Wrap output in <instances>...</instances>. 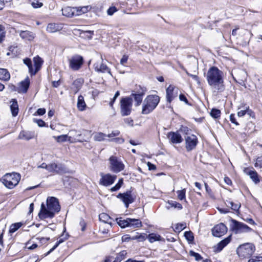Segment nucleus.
I'll list each match as a JSON object with an SVG mask.
<instances>
[{
	"label": "nucleus",
	"mask_w": 262,
	"mask_h": 262,
	"mask_svg": "<svg viewBox=\"0 0 262 262\" xmlns=\"http://www.w3.org/2000/svg\"><path fill=\"white\" fill-rule=\"evenodd\" d=\"M206 77L208 84L212 89L217 92L224 91V73L221 70L212 66L208 69Z\"/></svg>",
	"instance_id": "obj_1"
},
{
	"label": "nucleus",
	"mask_w": 262,
	"mask_h": 262,
	"mask_svg": "<svg viewBox=\"0 0 262 262\" xmlns=\"http://www.w3.org/2000/svg\"><path fill=\"white\" fill-rule=\"evenodd\" d=\"M47 207L43 203L41 205L38 216L40 219L53 218L56 213L60 210V206L57 199L55 197H48L46 201Z\"/></svg>",
	"instance_id": "obj_2"
},
{
	"label": "nucleus",
	"mask_w": 262,
	"mask_h": 262,
	"mask_svg": "<svg viewBox=\"0 0 262 262\" xmlns=\"http://www.w3.org/2000/svg\"><path fill=\"white\" fill-rule=\"evenodd\" d=\"M160 101V97L156 95L147 96L144 100L142 113L148 114L151 112L157 106Z\"/></svg>",
	"instance_id": "obj_3"
},
{
	"label": "nucleus",
	"mask_w": 262,
	"mask_h": 262,
	"mask_svg": "<svg viewBox=\"0 0 262 262\" xmlns=\"http://www.w3.org/2000/svg\"><path fill=\"white\" fill-rule=\"evenodd\" d=\"M255 250L253 244L247 243L239 245L236 249V253L241 259H245L250 257Z\"/></svg>",
	"instance_id": "obj_4"
},
{
	"label": "nucleus",
	"mask_w": 262,
	"mask_h": 262,
	"mask_svg": "<svg viewBox=\"0 0 262 262\" xmlns=\"http://www.w3.org/2000/svg\"><path fill=\"white\" fill-rule=\"evenodd\" d=\"M20 179V176L19 173H9L4 176L2 182L6 187L12 189L18 184Z\"/></svg>",
	"instance_id": "obj_5"
},
{
	"label": "nucleus",
	"mask_w": 262,
	"mask_h": 262,
	"mask_svg": "<svg viewBox=\"0 0 262 262\" xmlns=\"http://www.w3.org/2000/svg\"><path fill=\"white\" fill-rule=\"evenodd\" d=\"M132 98L130 97L122 98L120 101V113L122 116H128L132 110Z\"/></svg>",
	"instance_id": "obj_6"
},
{
	"label": "nucleus",
	"mask_w": 262,
	"mask_h": 262,
	"mask_svg": "<svg viewBox=\"0 0 262 262\" xmlns=\"http://www.w3.org/2000/svg\"><path fill=\"white\" fill-rule=\"evenodd\" d=\"M69 68L73 71L79 70L84 63L83 57L78 54H75L71 56L68 59Z\"/></svg>",
	"instance_id": "obj_7"
},
{
	"label": "nucleus",
	"mask_w": 262,
	"mask_h": 262,
	"mask_svg": "<svg viewBox=\"0 0 262 262\" xmlns=\"http://www.w3.org/2000/svg\"><path fill=\"white\" fill-rule=\"evenodd\" d=\"M108 160L110 162L109 167L112 171L115 173H118L124 169L125 166L124 164L117 157L112 156Z\"/></svg>",
	"instance_id": "obj_8"
},
{
	"label": "nucleus",
	"mask_w": 262,
	"mask_h": 262,
	"mask_svg": "<svg viewBox=\"0 0 262 262\" xmlns=\"http://www.w3.org/2000/svg\"><path fill=\"white\" fill-rule=\"evenodd\" d=\"M232 222V230L236 234L242 233H248L252 231V229L243 223L239 222L235 220H231Z\"/></svg>",
	"instance_id": "obj_9"
},
{
	"label": "nucleus",
	"mask_w": 262,
	"mask_h": 262,
	"mask_svg": "<svg viewBox=\"0 0 262 262\" xmlns=\"http://www.w3.org/2000/svg\"><path fill=\"white\" fill-rule=\"evenodd\" d=\"M48 168L50 172H54L57 174H62L68 172V170L65 165L61 163H50Z\"/></svg>",
	"instance_id": "obj_10"
},
{
	"label": "nucleus",
	"mask_w": 262,
	"mask_h": 262,
	"mask_svg": "<svg viewBox=\"0 0 262 262\" xmlns=\"http://www.w3.org/2000/svg\"><path fill=\"white\" fill-rule=\"evenodd\" d=\"M101 179L99 180V184L104 186H108L112 185L117 179L116 175L110 173H100Z\"/></svg>",
	"instance_id": "obj_11"
},
{
	"label": "nucleus",
	"mask_w": 262,
	"mask_h": 262,
	"mask_svg": "<svg viewBox=\"0 0 262 262\" xmlns=\"http://www.w3.org/2000/svg\"><path fill=\"white\" fill-rule=\"evenodd\" d=\"M185 147L187 151L194 149L198 143L197 137L192 134L185 136Z\"/></svg>",
	"instance_id": "obj_12"
},
{
	"label": "nucleus",
	"mask_w": 262,
	"mask_h": 262,
	"mask_svg": "<svg viewBox=\"0 0 262 262\" xmlns=\"http://www.w3.org/2000/svg\"><path fill=\"white\" fill-rule=\"evenodd\" d=\"M94 68L96 72L98 73H107L112 75L111 69L107 66L106 64L103 62L102 56H101L100 61H98L94 64Z\"/></svg>",
	"instance_id": "obj_13"
},
{
	"label": "nucleus",
	"mask_w": 262,
	"mask_h": 262,
	"mask_svg": "<svg viewBox=\"0 0 262 262\" xmlns=\"http://www.w3.org/2000/svg\"><path fill=\"white\" fill-rule=\"evenodd\" d=\"M117 197L123 201L126 208L128 207L129 204L133 203L134 201V199L130 191L123 193H120L117 195Z\"/></svg>",
	"instance_id": "obj_14"
},
{
	"label": "nucleus",
	"mask_w": 262,
	"mask_h": 262,
	"mask_svg": "<svg viewBox=\"0 0 262 262\" xmlns=\"http://www.w3.org/2000/svg\"><path fill=\"white\" fill-rule=\"evenodd\" d=\"M227 231V228L223 223H220L215 226L212 229V235L216 237H221Z\"/></svg>",
	"instance_id": "obj_15"
},
{
	"label": "nucleus",
	"mask_w": 262,
	"mask_h": 262,
	"mask_svg": "<svg viewBox=\"0 0 262 262\" xmlns=\"http://www.w3.org/2000/svg\"><path fill=\"white\" fill-rule=\"evenodd\" d=\"M252 168V169H250L248 167H245L243 171L246 174L249 176L254 184H257L260 182V176L258 175V173L253 168Z\"/></svg>",
	"instance_id": "obj_16"
},
{
	"label": "nucleus",
	"mask_w": 262,
	"mask_h": 262,
	"mask_svg": "<svg viewBox=\"0 0 262 262\" xmlns=\"http://www.w3.org/2000/svg\"><path fill=\"white\" fill-rule=\"evenodd\" d=\"M168 138L170 141L173 144L181 143L183 139L178 132H170L168 134Z\"/></svg>",
	"instance_id": "obj_17"
},
{
	"label": "nucleus",
	"mask_w": 262,
	"mask_h": 262,
	"mask_svg": "<svg viewBox=\"0 0 262 262\" xmlns=\"http://www.w3.org/2000/svg\"><path fill=\"white\" fill-rule=\"evenodd\" d=\"M231 240V235H229L223 240L220 242L216 246H214V250L215 252H220L222 249L226 246Z\"/></svg>",
	"instance_id": "obj_18"
},
{
	"label": "nucleus",
	"mask_w": 262,
	"mask_h": 262,
	"mask_svg": "<svg viewBox=\"0 0 262 262\" xmlns=\"http://www.w3.org/2000/svg\"><path fill=\"white\" fill-rule=\"evenodd\" d=\"M174 88L171 85L166 89L167 101L169 103H170L174 98L177 97L178 93L177 92H174Z\"/></svg>",
	"instance_id": "obj_19"
},
{
	"label": "nucleus",
	"mask_w": 262,
	"mask_h": 262,
	"mask_svg": "<svg viewBox=\"0 0 262 262\" xmlns=\"http://www.w3.org/2000/svg\"><path fill=\"white\" fill-rule=\"evenodd\" d=\"M30 84V80L28 77L26 78L24 81H22L19 84L18 92L19 93H26L29 88Z\"/></svg>",
	"instance_id": "obj_20"
},
{
	"label": "nucleus",
	"mask_w": 262,
	"mask_h": 262,
	"mask_svg": "<svg viewBox=\"0 0 262 262\" xmlns=\"http://www.w3.org/2000/svg\"><path fill=\"white\" fill-rule=\"evenodd\" d=\"M34 133L33 132L23 130L19 133L18 139L29 140L34 138Z\"/></svg>",
	"instance_id": "obj_21"
},
{
	"label": "nucleus",
	"mask_w": 262,
	"mask_h": 262,
	"mask_svg": "<svg viewBox=\"0 0 262 262\" xmlns=\"http://www.w3.org/2000/svg\"><path fill=\"white\" fill-rule=\"evenodd\" d=\"M34 62L35 66V70L33 69V75H35L40 69L43 60L39 57L37 56L34 58Z\"/></svg>",
	"instance_id": "obj_22"
},
{
	"label": "nucleus",
	"mask_w": 262,
	"mask_h": 262,
	"mask_svg": "<svg viewBox=\"0 0 262 262\" xmlns=\"http://www.w3.org/2000/svg\"><path fill=\"white\" fill-rule=\"evenodd\" d=\"M61 29L62 27L60 25L55 23L49 24L46 29L47 31L49 33H54Z\"/></svg>",
	"instance_id": "obj_23"
},
{
	"label": "nucleus",
	"mask_w": 262,
	"mask_h": 262,
	"mask_svg": "<svg viewBox=\"0 0 262 262\" xmlns=\"http://www.w3.org/2000/svg\"><path fill=\"white\" fill-rule=\"evenodd\" d=\"M62 15L67 17H71L75 15V7L72 8L70 7H64L62 9Z\"/></svg>",
	"instance_id": "obj_24"
},
{
	"label": "nucleus",
	"mask_w": 262,
	"mask_h": 262,
	"mask_svg": "<svg viewBox=\"0 0 262 262\" xmlns=\"http://www.w3.org/2000/svg\"><path fill=\"white\" fill-rule=\"evenodd\" d=\"M92 7L90 6H84L75 7V15H80L82 14L85 13L91 9Z\"/></svg>",
	"instance_id": "obj_25"
},
{
	"label": "nucleus",
	"mask_w": 262,
	"mask_h": 262,
	"mask_svg": "<svg viewBox=\"0 0 262 262\" xmlns=\"http://www.w3.org/2000/svg\"><path fill=\"white\" fill-rule=\"evenodd\" d=\"M128 227L132 228H137L142 227V224L140 220L129 218L128 220Z\"/></svg>",
	"instance_id": "obj_26"
},
{
	"label": "nucleus",
	"mask_w": 262,
	"mask_h": 262,
	"mask_svg": "<svg viewBox=\"0 0 262 262\" xmlns=\"http://www.w3.org/2000/svg\"><path fill=\"white\" fill-rule=\"evenodd\" d=\"M10 78V74L6 69L0 68V80L7 81Z\"/></svg>",
	"instance_id": "obj_27"
},
{
	"label": "nucleus",
	"mask_w": 262,
	"mask_h": 262,
	"mask_svg": "<svg viewBox=\"0 0 262 262\" xmlns=\"http://www.w3.org/2000/svg\"><path fill=\"white\" fill-rule=\"evenodd\" d=\"M144 91L145 90L142 91V92H141V94L132 93L130 95V97H134V100L136 102V106H139L141 104L142 101L143 96L144 95Z\"/></svg>",
	"instance_id": "obj_28"
},
{
	"label": "nucleus",
	"mask_w": 262,
	"mask_h": 262,
	"mask_svg": "<svg viewBox=\"0 0 262 262\" xmlns=\"http://www.w3.org/2000/svg\"><path fill=\"white\" fill-rule=\"evenodd\" d=\"M11 102L12 103L10 105L11 113L13 117H15L17 115L18 113L17 102L16 100L14 99Z\"/></svg>",
	"instance_id": "obj_29"
},
{
	"label": "nucleus",
	"mask_w": 262,
	"mask_h": 262,
	"mask_svg": "<svg viewBox=\"0 0 262 262\" xmlns=\"http://www.w3.org/2000/svg\"><path fill=\"white\" fill-rule=\"evenodd\" d=\"M20 36L23 38L29 40H31L34 38L33 34L28 31H21L19 33Z\"/></svg>",
	"instance_id": "obj_30"
},
{
	"label": "nucleus",
	"mask_w": 262,
	"mask_h": 262,
	"mask_svg": "<svg viewBox=\"0 0 262 262\" xmlns=\"http://www.w3.org/2000/svg\"><path fill=\"white\" fill-rule=\"evenodd\" d=\"M77 105L79 111H82L84 110L86 107V104L82 96L80 95L78 96Z\"/></svg>",
	"instance_id": "obj_31"
},
{
	"label": "nucleus",
	"mask_w": 262,
	"mask_h": 262,
	"mask_svg": "<svg viewBox=\"0 0 262 262\" xmlns=\"http://www.w3.org/2000/svg\"><path fill=\"white\" fill-rule=\"evenodd\" d=\"M225 203L227 207H230L234 211H238L241 207V204L238 202L234 203L232 201L227 200Z\"/></svg>",
	"instance_id": "obj_32"
},
{
	"label": "nucleus",
	"mask_w": 262,
	"mask_h": 262,
	"mask_svg": "<svg viewBox=\"0 0 262 262\" xmlns=\"http://www.w3.org/2000/svg\"><path fill=\"white\" fill-rule=\"evenodd\" d=\"M83 84V80L81 79H77L73 82V89L75 92H77Z\"/></svg>",
	"instance_id": "obj_33"
},
{
	"label": "nucleus",
	"mask_w": 262,
	"mask_h": 262,
	"mask_svg": "<svg viewBox=\"0 0 262 262\" xmlns=\"http://www.w3.org/2000/svg\"><path fill=\"white\" fill-rule=\"evenodd\" d=\"M148 238L150 243L156 241H163V238L160 235L156 233H150L148 235Z\"/></svg>",
	"instance_id": "obj_34"
},
{
	"label": "nucleus",
	"mask_w": 262,
	"mask_h": 262,
	"mask_svg": "<svg viewBox=\"0 0 262 262\" xmlns=\"http://www.w3.org/2000/svg\"><path fill=\"white\" fill-rule=\"evenodd\" d=\"M127 252L126 251H122L119 253L116 257L114 258V260L112 262H121L122 260L124 259L126 257Z\"/></svg>",
	"instance_id": "obj_35"
},
{
	"label": "nucleus",
	"mask_w": 262,
	"mask_h": 262,
	"mask_svg": "<svg viewBox=\"0 0 262 262\" xmlns=\"http://www.w3.org/2000/svg\"><path fill=\"white\" fill-rule=\"evenodd\" d=\"M129 218H127L125 220H122L121 218L117 219V223L119 226H120L122 228H124L125 227H128V222Z\"/></svg>",
	"instance_id": "obj_36"
},
{
	"label": "nucleus",
	"mask_w": 262,
	"mask_h": 262,
	"mask_svg": "<svg viewBox=\"0 0 262 262\" xmlns=\"http://www.w3.org/2000/svg\"><path fill=\"white\" fill-rule=\"evenodd\" d=\"M106 135L101 133H96L94 136V140L97 141H102L105 140Z\"/></svg>",
	"instance_id": "obj_37"
},
{
	"label": "nucleus",
	"mask_w": 262,
	"mask_h": 262,
	"mask_svg": "<svg viewBox=\"0 0 262 262\" xmlns=\"http://www.w3.org/2000/svg\"><path fill=\"white\" fill-rule=\"evenodd\" d=\"M168 204L169 205V207H167L168 208H169L170 207H174L175 208H178L179 210H181L182 209V205L180 203H179L176 201H169L168 202Z\"/></svg>",
	"instance_id": "obj_38"
},
{
	"label": "nucleus",
	"mask_w": 262,
	"mask_h": 262,
	"mask_svg": "<svg viewBox=\"0 0 262 262\" xmlns=\"http://www.w3.org/2000/svg\"><path fill=\"white\" fill-rule=\"evenodd\" d=\"M99 218L100 221L106 223H110L109 222V221L111 220V217L110 216L105 213H101L99 216Z\"/></svg>",
	"instance_id": "obj_39"
},
{
	"label": "nucleus",
	"mask_w": 262,
	"mask_h": 262,
	"mask_svg": "<svg viewBox=\"0 0 262 262\" xmlns=\"http://www.w3.org/2000/svg\"><path fill=\"white\" fill-rule=\"evenodd\" d=\"M23 224L21 222L16 223L13 224L11 225L9 232L11 233H14Z\"/></svg>",
	"instance_id": "obj_40"
},
{
	"label": "nucleus",
	"mask_w": 262,
	"mask_h": 262,
	"mask_svg": "<svg viewBox=\"0 0 262 262\" xmlns=\"http://www.w3.org/2000/svg\"><path fill=\"white\" fill-rule=\"evenodd\" d=\"M24 63L28 66L30 74L33 75V67L31 59L28 58H25L24 59Z\"/></svg>",
	"instance_id": "obj_41"
},
{
	"label": "nucleus",
	"mask_w": 262,
	"mask_h": 262,
	"mask_svg": "<svg viewBox=\"0 0 262 262\" xmlns=\"http://www.w3.org/2000/svg\"><path fill=\"white\" fill-rule=\"evenodd\" d=\"M210 115L215 119L218 118L221 116V111L218 109L213 108L210 112Z\"/></svg>",
	"instance_id": "obj_42"
},
{
	"label": "nucleus",
	"mask_w": 262,
	"mask_h": 262,
	"mask_svg": "<svg viewBox=\"0 0 262 262\" xmlns=\"http://www.w3.org/2000/svg\"><path fill=\"white\" fill-rule=\"evenodd\" d=\"M178 194V198L180 200H183L185 199L186 190L183 189L181 190H178L177 192Z\"/></svg>",
	"instance_id": "obj_43"
},
{
	"label": "nucleus",
	"mask_w": 262,
	"mask_h": 262,
	"mask_svg": "<svg viewBox=\"0 0 262 262\" xmlns=\"http://www.w3.org/2000/svg\"><path fill=\"white\" fill-rule=\"evenodd\" d=\"M184 236L187 241L192 242L194 239V236L191 231H186L184 233Z\"/></svg>",
	"instance_id": "obj_44"
},
{
	"label": "nucleus",
	"mask_w": 262,
	"mask_h": 262,
	"mask_svg": "<svg viewBox=\"0 0 262 262\" xmlns=\"http://www.w3.org/2000/svg\"><path fill=\"white\" fill-rule=\"evenodd\" d=\"M6 31L5 30V27L2 25H0V42H2L5 37Z\"/></svg>",
	"instance_id": "obj_45"
},
{
	"label": "nucleus",
	"mask_w": 262,
	"mask_h": 262,
	"mask_svg": "<svg viewBox=\"0 0 262 262\" xmlns=\"http://www.w3.org/2000/svg\"><path fill=\"white\" fill-rule=\"evenodd\" d=\"M190 129L186 126H182L179 129V132L186 136H189Z\"/></svg>",
	"instance_id": "obj_46"
},
{
	"label": "nucleus",
	"mask_w": 262,
	"mask_h": 262,
	"mask_svg": "<svg viewBox=\"0 0 262 262\" xmlns=\"http://www.w3.org/2000/svg\"><path fill=\"white\" fill-rule=\"evenodd\" d=\"M68 136L67 135H62L58 137H55L58 142H63L67 141Z\"/></svg>",
	"instance_id": "obj_47"
},
{
	"label": "nucleus",
	"mask_w": 262,
	"mask_h": 262,
	"mask_svg": "<svg viewBox=\"0 0 262 262\" xmlns=\"http://www.w3.org/2000/svg\"><path fill=\"white\" fill-rule=\"evenodd\" d=\"M189 253L190 255L192 256H193L195 258V260L197 261H199L202 259V257L201 256V255L198 253H196L193 251H190Z\"/></svg>",
	"instance_id": "obj_48"
},
{
	"label": "nucleus",
	"mask_w": 262,
	"mask_h": 262,
	"mask_svg": "<svg viewBox=\"0 0 262 262\" xmlns=\"http://www.w3.org/2000/svg\"><path fill=\"white\" fill-rule=\"evenodd\" d=\"M139 238V237L138 236H133L131 237L128 235H125L122 237V240L123 242H128L130 239L134 240Z\"/></svg>",
	"instance_id": "obj_49"
},
{
	"label": "nucleus",
	"mask_w": 262,
	"mask_h": 262,
	"mask_svg": "<svg viewBox=\"0 0 262 262\" xmlns=\"http://www.w3.org/2000/svg\"><path fill=\"white\" fill-rule=\"evenodd\" d=\"M186 227V225L185 223H180L178 224L176 227V230L178 232H180L182 230H184Z\"/></svg>",
	"instance_id": "obj_50"
},
{
	"label": "nucleus",
	"mask_w": 262,
	"mask_h": 262,
	"mask_svg": "<svg viewBox=\"0 0 262 262\" xmlns=\"http://www.w3.org/2000/svg\"><path fill=\"white\" fill-rule=\"evenodd\" d=\"M248 262H262V256H253Z\"/></svg>",
	"instance_id": "obj_51"
},
{
	"label": "nucleus",
	"mask_w": 262,
	"mask_h": 262,
	"mask_svg": "<svg viewBox=\"0 0 262 262\" xmlns=\"http://www.w3.org/2000/svg\"><path fill=\"white\" fill-rule=\"evenodd\" d=\"M31 5L34 8H38L42 7L43 4L42 3L39 2L38 1H35L31 3Z\"/></svg>",
	"instance_id": "obj_52"
},
{
	"label": "nucleus",
	"mask_w": 262,
	"mask_h": 262,
	"mask_svg": "<svg viewBox=\"0 0 262 262\" xmlns=\"http://www.w3.org/2000/svg\"><path fill=\"white\" fill-rule=\"evenodd\" d=\"M116 11H117V9L115 6H112L107 10V13L108 15L111 16Z\"/></svg>",
	"instance_id": "obj_53"
},
{
	"label": "nucleus",
	"mask_w": 262,
	"mask_h": 262,
	"mask_svg": "<svg viewBox=\"0 0 262 262\" xmlns=\"http://www.w3.org/2000/svg\"><path fill=\"white\" fill-rule=\"evenodd\" d=\"M254 166L256 167H258L259 168H262V156L256 159Z\"/></svg>",
	"instance_id": "obj_54"
},
{
	"label": "nucleus",
	"mask_w": 262,
	"mask_h": 262,
	"mask_svg": "<svg viewBox=\"0 0 262 262\" xmlns=\"http://www.w3.org/2000/svg\"><path fill=\"white\" fill-rule=\"evenodd\" d=\"M186 74H187V75L192 77L195 81H196V82L199 85H201V81H200L199 78L197 75L191 74L189 73L188 72H186Z\"/></svg>",
	"instance_id": "obj_55"
},
{
	"label": "nucleus",
	"mask_w": 262,
	"mask_h": 262,
	"mask_svg": "<svg viewBox=\"0 0 262 262\" xmlns=\"http://www.w3.org/2000/svg\"><path fill=\"white\" fill-rule=\"evenodd\" d=\"M120 95V92L119 91H117L113 97V98L112 99V100L110 102V105L111 107H113V104L114 102L115 101L117 98Z\"/></svg>",
	"instance_id": "obj_56"
},
{
	"label": "nucleus",
	"mask_w": 262,
	"mask_h": 262,
	"mask_svg": "<svg viewBox=\"0 0 262 262\" xmlns=\"http://www.w3.org/2000/svg\"><path fill=\"white\" fill-rule=\"evenodd\" d=\"M64 241L63 239H60L58 241H57V242L56 243V244L53 246V247L52 248H51L50 251H48V253H51L53 251H54L58 246V245L62 243Z\"/></svg>",
	"instance_id": "obj_57"
},
{
	"label": "nucleus",
	"mask_w": 262,
	"mask_h": 262,
	"mask_svg": "<svg viewBox=\"0 0 262 262\" xmlns=\"http://www.w3.org/2000/svg\"><path fill=\"white\" fill-rule=\"evenodd\" d=\"M119 134H120V132L116 130L113 131L111 134L106 135V137H109V138H112V137L118 136L119 135Z\"/></svg>",
	"instance_id": "obj_58"
},
{
	"label": "nucleus",
	"mask_w": 262,
	"mask_h": 262,
	"mask_svg": "<svg viewBox=\"0 0 262 262\" xmlns=\"http://www.w3.org/2000/svg\"><path fill=\"white\" fill-rule=\"evenodd\" d=\"M119 134H120V132L116 130L113 131L111 134L106 135V137H109V138H112V137L118 136L119 135Z\"/></svg>",
	"instance_id": "obj_59"
},
{
	"label": "nucleus",
	"mask_w": 262,
	"mask_h": 262,
	"mask_svg": "<svg viewBox=\"0 0 262 262\" xmlns=\"http://www.w3.org/2000/svg\"><path fill=\"white\" fill-rule=\"evenodd\" d=\"M128 58V56L127 55H124L120 60V63L123 66L125 65L127 61Z\"/></svg>",
	"instance_id": "obj_60"
},
{
	"label": "nucleus",
	"mask_w": 262,
	"mask_h": 262,
	"mask_svg": "<svg viewBox=\"0 0 262 262\" xmlns=\"http://www.w3.org/2000/svg\"><path fill=\"white\" fill-rule=\"evenodd\" d=\"M36 113L39 116L43 115L46 113V109L43 108H38Z\"/></svg>",
	"instance_id": "obj_61"
},
{
	"label": "nucleus",
	"mask_w": 262,
	"mask_h": 262,
	"mask_svg": "<svg viewBox=\"0 0 262 262\" xmlns=\"http://www.w3.org/2000/svg\"><path fill=\"white\" fill-rule=\"evenodd\" d=\"M35 121L39 127H43L45 126V122L41 119H36Z\"/></svg>",
	"instance_id": "obj_62"
},
{
	"label": "nucleus",
	"mask_w": 262,
	"mask_h": 262,
	"mask_svg": "<svg viewBox=\"0 0 262 262\" xmlns=\"http://www.w3.org/2000/svg\"><path fill=\"white\" fill-rule=\"evenodd\" d=\"M83 33L86 34V36L89 39H91L92 38V35L94 34V31H86L84 32Z\"/></svg>",
	"instance_id": "obj_63"
},
{
	"label": "nucleus",
	"mask_w": 262,
	"mask_h": 262,
	"mask_svg": "<svg viewBox=\"0 0 262 262\" xmlns=\"http://www.w3.org/2000/svg\"><path fill=\"white\" fill-rule=\"evenodd\" d=\"M179 99L181 101H184L186 104L188 103V100L184 95L180 94L179 96Z\"/></svg>",
	"instance_id": "obj_64"
}]
</instances>
